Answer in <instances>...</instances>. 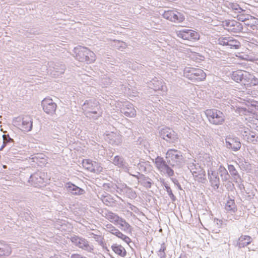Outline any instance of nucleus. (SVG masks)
I'll use <instances>...</instances> for the list:
<instances>
[{"label": "nucleus", "mask_w": 258, "mask_h": 258, "mask_svg": "<svg viewBox=\"0 0 258 258\" xmlns=\"http://www.w3.org/2000/svg\"><path fill=\"white\" fill-rule=\"evenodd\" d=\"M252 238L248 235H241L238 239L236 246L241 248L247 246L252 241Z\"/></svg>", "instance_id": "aec40b11"}, {"label": "nucleus", "mask_w": 258, "mask_h": 258, "mask_svg": "<svg viewBox=\"0 0 258 258\" xmlns=\"http://www.w3.org/2000/svg\"><path fill=\"white\" fill-rule=\"evenodd\" d=\"M17 164L19 163V161H24L25 162H28L29 158L28 155L26 154V152L24 151H22L21 150H19L17 148Z\"/></svg>", "instance_id": "e433bc0d"}, {"label": "nucleus", "mask_w": 258, "mask_h": 258, "mask_svg": "<svg viewBox=\"0 0 258 258\" xmlns=\"http://www.w3.org/2000/svg\"><path fill=\"white\" fill-rule=\"evenodd\" d=\"M112 163L118 167L122 169V170L126 172L129 173L130 167L127 162H126L122 157L119 156H115L113 160Z\"/></svg>", "instance_id": "6ab92c4d"}, {"label": "nucleus", "mask_w": 258, "mask_h": 258, "mask_svg": "<svg viewBox=\"0 0 258 258\" xmlns=\"http://www.w3.org/2000/svg\"><path fill=\"white\" fill-rule=\"evenodd\" d=\"M178 258H187L185 254H181Z\"/></svg>", "instance_id": "338daca9"}, {"label": "nucleus", "mask_w": 258, "mask_h": 258, "mask_svg": "<svg viewBox=\"0 0 258 258\" xmlns=\"http://www.w3.org/2000/svg\"><path fill=\"white\" fill-rule=\"evenodd\" d=\"M32 119L30 115H21L17 116V129L28 132L32 129Z\"/></svg>", "instance_id": "0eeeda50"}, {"label": "nucleus", "mask_w": 258, "mask_h": 258, "mask_svg": "<svg viewBox=\"0 0 258 258\" xmlns=\"http://www.w3.org/2000/svg\"><path fill=\"white\" fill-rule=\"evenodd\" d=\"M250 17H252L251 16L248 15L245 17V16H239L238 20L241 21L242 22H246L249 20V18H250Z\"/></svg>", "instance_id": "5fc2aeb1"}, {"label": "nucleus", "mask_w": 258, "mask_h": 258, "mask_svg": "<svg viewBox=\"0 0 258 258\" xmlns=\"http://www.w3.org/2000/svg\"><path fill=\"white\" fill-rule=\"evenodd\" d=\"M166 245L164 242H162L159 248L157 251V254L160 258H166Z\"/></svg>", "instance_id": "ea45409f"}, {"label": "nucleus", "mask_w": 258, "mask_h": 258, "mask_svg": "<svg viewBox=\"0 0 258 258\" xmlns=\"http://www.w3.org/2000/svg\"><path fill=\"white\" fill-rule=\"evenodd\" d=\"M182 153L178 150L169 149L166 153L165 158L171 168H179L184 161Z\"/></svg>", "instance_id": "20e7f679"}, {"label": "nucleus", "mask_w": 258, "mask_h": 258, "mask_svg": "<svg viewBox=\"0 0 258 258\" xmlns=\"http://www.w3.org/2000/svg\"><path fill=\"white\" fill-rule=\"evenodd\" d=\"M116 43V45H117L119 49H124L126 47V43L122 41L117 40Z\"/></svg>", "instance_id": "3c124183"}, {"label": "nucleus", "mask_w": 258, "mask_h": 258, "mask_svg": "<svg viewBox=\"0 0 258 258\" xmlns=\"http://www.w3.org/2000/svg\"><path fill=\"white\" fill-rule=\"evenodd\" d=\"M184 19L185 17L182 13L177 11H174L172 20L171 21L172 22L178 23L183 22Z\"/></svg>", "instance_id": "f704fd0d"}, {"label": "nucleus", "mask_w": 258, "mask_h": 258, "mask_svg": "<svg viewBox=\"0 0 258 258\" xmlns=\"http://www.w3.org/2000/svg\"><path fill=\"white\" fill-rule=\"evenodd\" d=\"M11 252V248L7 244L0 242V256H8Z\"/></svg>", "instance_id": "72a5a7b5"}, {"label": "nucleus", "mask_w": 258, "mask_h": 258, "mask_svg": "<svg viewBox=\"0 0 258 258\" xmlns=\"http://www.w3.org/2000/svg\"><path fill=\"white\" fill-rule=\"evenodd\" d=\"M195 68H186L183 71L184 76L190 80V77H191V72L195 71Z\"/></svg>", "instance_id": "de8ad7c7"}, {"label": "nucleus", "mask_w": 258, "mask_h": 258, "mask_svg": "<svg viewBox=\"0 0 258 258\" xmlns=\"http://www.w3.org/2000/svg\"><path fill=\"white\" fill-rule=\"evenodd\" d=\"M108 136V138L110 139V144H116V145H117L118 144V143L117 142H116V141L115 140H112V137L113 136V135H107Z\"/></svg>", "instance_id": "4d7b16f0"}, {"label": "nucleus", "mask_w": 258, "mask_h": 258, "mask_svg": "<svg viewBox=\"0 0 258 258\" xmlns=\"http://www.w3.org/2000/svg\"><path fill=\"white\" fill-rule=\"evenodd\" d=\"M87 164L91 165V166H89L88 168H90V171L93 173H100L102 171V167L100 165V164L95 161H92L90 160H88L87 161Z\"/></svg>", "instance_id": "a878e982"}, {"label": "nucleus", "mask_w": 258, "mask_h": 258, "mask_svg": "<svg viewBox=\"0 0 258 258\" xmlns=\"http://www.w3.org/2000/svg\"><path fill=\"white\" fill-rule=\"evenodd\" d=\"M225 209L231 213H235L237 210L234 199H232L228 197V200L225 205Z\"/></svg>", "instance_id": "c85d7f7f"}, {"label": "nucleus", "mask_w": 258, "mask_h": 258, "mask_svg": "<svg viewBox=\"0 0 258 258\" xmlns=\"http://www.w3.org/2000/svg\"><path fill=\"white\" fill-rule=\"evenodd\" d=\"M243 139L248 143L256 144L258 143V135L252 131H244L242 134Z\"/></svg>", "instance_id": "4be33fe9"}, {"label": "nucleus", "mask_w": 258, "mask_h": 258, "mask_svg": "<svg viewBox=\"0 0 258 258\" xmlns=\"http://www.w3.org/2000/svg\"><path fill=\"white\" fill-rule=\"evenodd\" d=\"M159 137L170 144L175 143L178 139L177 134L172 128L164 127L159 132Z\"/></svg>", "instance_id": "1a4fd4ad"}, {"label": "nucleus", "mask_w": 258, "mask_h": 258, "mask_svg": "<svg viewBox=\"0 0 258 258\" xmlns=\"http://www.w3.org/2000/svg\"><path fill=\"white\" fill-rule=\"evenodd\" d=\"M45 174L44 172H37L33 174H30L29 178V185L31 184L34 186L41 187L44 185L45 182Z\"/></svg>", "instance_id": "f8f14e48"}, {"label": "nucleus", "mask_w": 258, "mask_h": 258, "mask_svg": "<svg viewBox=\"0 0 258 258\" xmlns=\"http://www.w3.org/2000/svg\"><path fill=\"white\" fill-rule=\"evenodd\" d=\"M85 115L90 119L96 120L102 115L99 103L95 100H86L82 105Z\"/></svg>", "instance_id": "f03ea898"}, {"label": "nucleus", "mask_w": 258, "mask_h": 258, "mask_svg": "<svg viewBox=\"0 0 258 258\" xmlns=\"http://www.w3.org/2000/svg\"><path fill=\"white\" fill-rule=\"evenodd\" d=\"M106 228L108 229V231L111 233L114 232V230H115V229H116V228L114 226H113L112 225L110 224H107L106 225Z\"/></svg>", "instance_id": "6e6d98bb"}, {"label": "nucleus", "mask_w": 258, "mask_h": 258, "mask_svg": "<svg viewBox=\"0 0 258 258\" xmlns=\"http://www.w3.org/2000/svg\"><path fill=\"white\" fill-rule=\"evenodd\" d=\"M225 144L227 148L234 152L239 151L241 147L239 139L232 135L227 136L225 138Z\"/></svg>", "instance_id": "ddd939ff"}, {"label": "nucleus", "mask_w": 258, "mask_h": 258, "mask_svg": "<svg viewBox=\"0 0 258 258\" xmlns=\"http://www.w3.org/2000/svg\"><path fill=\"white\" fill-rule=\"evenodd\" d=\"M171 180L174 183V184L177 186L178 189L182 190L181 185L180 184L178 180L176 178L172 177L171 178Z\"/></svg>", "instance_id": "864d4df0"}, {"label": "nucleus", "mask_w": 258, "mask_h": 258, "mask_svg": "<svg viewBox=\"0 0 258 258\" xmlns=\"http://www.w3.org/2000/svg\"><path fill=\"white\" fill-rule=\"evenodd\" d=\"M235 112L240 115H248L253 112V109L250 108H246L243 106L236 107Z\"/></svg>", "instance_id": "2f4dec72"}, {"label": "nucleus", "mask_w": 258, "mask_h": 258, "mask_svg": "<svg viewBox=\"0 0 258 258\" xmlns=\"http://www.w3.org/2000/svg\"><path fill=\"white\" fill-rule=\"evenodd\" d=\"M70 240L74 245L88 252H92L93 250V246L90 245L89 241L85 238L73 235L70 237Z\"/></svg>", "instance_id": "6e6552de"}, {"label": "nucleus", "mask_w": 258, "mask_h": 258, "mask_svg": "<svg viewBox=\"0 0 258 258\" xmlns=\"http://www.w3.org/2000/svg\"><path fill=\"white\" fill-rule=\"evenodd\" d=\"M191 77H190V80L191 81H201L205 79L206 77V73L200 69L195 68V71L191 72Z\"/></svg>", "instance_id": "5701e85b"}, {"label": "nucleus", "mask_w": 258, "mask_h": 258, "mask_svg": "<svg viewBox=\"0 0 258 258\" xmlns=\"http://www.w3.org/2000/svg\"><path fill=\"white\" fill-rule=\"evenodd\" d=\"M148 165L149 162L140 161L138 164V168L140 171L147 173V166Z\"/></svg>", "instance_id": "a18cd8bd"}, {"label": "nucleus", "mask_w": 258, "mask_h": 258, "mask_svg": "<svg viewBox=\"0 0 258 258\" xmlns=\"http://www.w3.org/2000/svg\"><path fill=\"white\" fill-rule=\"evenodd\" d=\"M232 23L233 25L231 28H226L228 31L233 33H239L242 31L243 25L241 23L234 20Z\"/></svg>", "instance_id": "cd10ccee"}, {"label": "nucleus", "mask_w": 258, "mask_h": 258, "mask_svg": "<svg viewBox=\"0 0 258 258\" xmlns=\"http://www.w3.org/2000/svg\"><path fill=\"white\" fill-rule=\"evenodd\" d=\"M54 71L59 74H62L64 73L66 67L63 64L55 63L53 67Z\"/></svg>", "instance_id": "37998d69"}, {"label": "nucleus", "mask_w": 258, "mask_h": 258, "mask_svg": "<svg viewBox=\"0 0 258 258\" xmlns=\"http://www.w3.org/2000/svg\"><path fill=\"white\" fill-rule=\"evenodd\" d=\"M137 173L140 174L139 183L147 188H151L152 184V179L149 177L146 176L144 174H141L139 172H137Z\"/></svg>", "instance_id": "393cba45"}, {"label": "nucleus", "mask_w": 258, "mask_h": 258, "mask_svg": "<svg viewBox=\"0 0 258 258\" xmlns=\"http://www.w3.org/2000/svg\"><path fill=\"white\" fill-rule=\"evenodd\" d=\"M103 187H104L110 188V184L109 183H104L103 184Z\"/></svg>", "instance_id": "69168bd1"}, {"label": "nucleus", "mask_w": 258, "mask_h": 258, "mask_svg": "<svg viewBox=\"0 0 258 258\" xmlns=\"http://www.w3.org/2000/svg\"><path fill=\"white\" fill-rule=\"evenodd\" d=\"M205 113L209 122L213 125H221L225 121L226 116L221 110L216 109H207Z\"/></svg>", "instance_id": "39448f33"}, {"label": "nucleus", "mask_w": 258, "mask_h": 258, "mask_svg": "<svg viewBox=\"0 0 258 258\" xmlns=\"http://www.w3.org/2000/svg\"><path fill=\"white\" fill-rule=\"evenodd\" d=\"M234 20H228L223 22V25L224 27H227L226 28H231L233 25L232 22Z\"/></svg>", "instance_id": "8fccbe9b"}, {"label": "nucleus", "mask_w": 258, "mask_h": 258, "mask_svg": "<svg viewBox=\"0 0 258 258\" xmlns=\"http://www.w3.org/2000/svg\"><path fill=\"white\" fill-rule=\"evenodd\" d=\"M149 86L155 91L163 90L164 83L162 79H159L158 78L155 77L147 82Z\"/></svg>", "instance_id": "412c9836"}, {"label": "nucleus", "mask_w": 258, "mask_h": 258, "mask_svg": "<svg viewBox=\"0 0 258 258\" xmlns=\"http://www.w3.org/2000/svg\"><path fill=\"white\" fill-rule=\"evenodd\" d=\"M208 176L212 186H213L215 189L219 188L220 184V181L218 175V172L211 169L208 170Z\"/></svg>", "instance_id": "f3484780"}, {"label": "nucleus", "mask_w": 258, "mask_h": 258, "mask_svg": "<svg viewBox=\"0 0 258 258\" xmlns=\"http://www.w3.org/2000/svg\"><path fill=\"white\" fill-rule=\"evenodd\" d=\"M177 36L183 40L197 41L200 39V34L191 29H183L176 32Z\"/></svg>", "instance_id": "9d476101"}, {"label": "nucleus", "mask_w": 258, "mask_h": 258, "mask_svg": "<svg viewBox=\"0 0 258 258\" xmlns=\"http://www.w3.org/2000/svg\"><path fill=\"white\" fill-rule=\"evenodd\" d=\"M130 175L136 178L137 179H138V181H139V178L140 177V174H139L138 173V175H136V174H131V173H128Z\"/></svg>", "instance_id": "680f3d73"}, {"label": "nucleus", "mask_w": 258, "mask_h": 258, "mask_svg": "<svg viewBox=\"0 0 258 258\" xmlns=\"http://www.w3.org/2000/svg\"><path fill=\"white\" fill-rule=\"evenodd\" d=\"M120 232V231L118 229H116L115 230H114V232H112V234L117 237V235H118V233H119Z\"/></svg>", "instance_id": "052dcab7"}, {"label": "nucleus", "mask_w": 258, "mask_h": 258, "mask_svg": "<svg viewBox=\"0 0 258 258\" xmlns=\"http://www.w3.org/2000/svg\"><path fill=\"white\" fill-rule=\"evenodd\" d=\"M154 162L157 169L160 172L166 174L169 177H172L174 174L173 169L170 167L167 160H165L163 157L158 156L154 160Z\"/></svg>", "instance_id": "423d86ee"}, {"label": "nucleus", "mask_w": 258, "mask_h": 258, "mask_svg": "<svg viewBox=\"0 0 258 258\" xmlns=\"http://www.w3.org/2000/svg\"><path fill=\"white\" fill-rule=\"evenodd\" d=\"M229 43V49H238L241 46L240 42L232 37H231V40H230Z\"/></svg>", "instance_id": "a19ab883"}, {"label": "nucleus", "mask_w": 258, "mask_h": 258, "mask_svg": "<svg viewBox=\"0 0 258 258\" xmlns=\"http://www.w3.org/2000/svg\"><path fill=\"white\" fill-rule=\"evenodd\" d=\"M188 168L190 170L194 176L196 174H197L198 170L201 169L198 164H196L194 163H189L188 164Z\"/></svg>", "instance_id": "79ce46f5"}, {"label": "nucleus", "mask_w": 258, "mask_h": 258, "mask_svg": "<svg viewBox=\"0 0 258 258\" xmlns=\"http://www.w3.org/2000/svg\"><path fill=\"white\" fill-rule=\"evenodd\" d=\"M116 188L120 191L125 192L126 194H128L130 198H135L136 196L135 192L133 191V189L127 186L126 184L121 185L120 186L116 185Z\"/></svg>", "instance_id": "c756f323"}, {"label": "nucleus", "mask_w": 258, "mask_h": 258, "mask_svg": "<svg viewBox=\"0 0 258 258\" xmlns=\"http://www.w3.org/2000/svg\"><path fill=\"white\" fill-rule=\"evenodd\" d=\"M194 177L197 178L199 182L205 183L207 181L205 171L202 168L198 170V172L196 174Z\"/></svg>", "instance_id": "c9c22d12"}, {"label": "nucleus", "mask_w": 258, "mask_h": 258, "mask_svg": "<svg viewBox=\"0 0 258 258\" xmlns=\"http://www.w3.org/2000/svg\"><path fill=\"white\" fill-rule=\"evenodd\" d=\"M228 169L230 172V174L233 177L234 180H241L240 175L238 173L235 167L233 165H228Z\"/></svg>", "instance_id": "4c0bfd02"}, {"label": "nucleus", "mask_w": 258, "mask_h": 258, "mask_svg": "<svg viewBox=\"0 0 258 258\" xmlns=\"http://www.w3.org/2000/svg\"><path fill=\"white\" fill-rule=\"evenodd\" d=\"M30 171L31 168L28 166L24 168L19 167V170L17 169V174L19 173V176L17 177V182L21 181L20 183L29 185Z\"/></svg>", "instance_id": "2eb2a0df"}, {"label": "nucleus", "mask_w": 258, "mask_h": 258, "mask_svg": "<svg viewBox=\"0 0 258 258\" xmlns=\"http://www.w3.org/2000/svg\"><path fill=\"white\" fill-rule=\"evenodd\" d=\"M120 112L128 117H134L136 115V110L132 104L125 102L120 107Z\"/></svg>", "instance_id": "dca6fc26"}, {"label": "nucleus", "mask_w": 258, "mask_h": 258, "mask_svg": "<svg viewBox=\"0 0 258 258\" xmlns=\"http://www.w3.org/2000/svg\"><path fill=\"white\" fill-rule=\"evenodd\" d=\"M118 235H117V237L119 238H120L121 239H122V238H123V236L125 235L124 234H123L121 232H120L119 233H118Z\"/></svg>", "instance_id": "e2e57ef3"}, {"label": "nucleus", "mask_w": 258, "mask_h": 258, "mask_svg": "<svg viewBox=\"0 0 258 258\" xmlns=\"http://www.w3.org/2000/svg\"><path fill=\"white\" fill-rule=\"evenodd\" d=\"M214 222L217 225H220L222 223V221L217 218L214 219Z\"/></svg>", "instance_id": "bf43d9fd"}, {"label": "nucleus", "mask_w": 258, "mask_h": 258, "mask_svg": "<svg viewBox=\"0 0 258 258\" xmlns=\"http://www.w3.org/2000/svg\"><path fill=\"white\" fill-rule=\"evenodd\" d=\"M29 33L32 34L37 35L41 33V29L40 27H34L29 30Z\"/></svg>", "instance_id": "09e8293b"}, {"label": "nucleus", "mask_w": 258, "mask_h": 258, "mask_svg": "<svg viewBox=\"0 0 258 258\" xmlns=\"http://www.w3.org/2000/svg\"><path fill=\"white\" fill-rule=\"evenodd\" d=\"M122 239L124 242H125L126 243H128V244L132 241L131 238L125 235L123 236V238H122Z\"/></svg>", "instance_id": "13d9d810"}, {"label": "nucleus", "mask_w": 258, "mask_h": 258, "mask_svg": "<svg viewBox=\"0 0 258 258\" xmlns=\"http://www.w3.org/2000/svg\"><path fill=\"white\" fill-rule=\"evenodd\" d=\"M26 207V203L24 202L17 203V215L19 217L17 221L22 220L24 222L25 220L30 221L32 219L30 211Z\"/></svg>", "instance_id": "9b49d317"}, {"label": "nucleus", "mask_w": 258, "mask_h": 258, "mask_svg": "<svg viewBox=\"0 0 258 258\" xmlns=\"http://www.w3.org/2000/svg\"><path fill=\"white\" fill-rule=\"evenodd\" d=\"M73 51L76 55V59L80 62H85L89 64L93 63L96 59L95 53L86 47H76Z\"/></svg>", "instance_id": "7ed1b4c3"}, {"label": "nucleus", "mask_w": 258, "mask_h": 258, "mask_svg": "<svg viewBox=\"0 0 258 258\" xmlns=\"http://www.w3.org/2000/svg\"><path fill=\"white\" fill-rule=\"evenodd\" d=\"M231 40V36L220 37L216 41L217 44L225 46L227 49H229V42Z\"/></svg>", "instance_id": "473e14b6"}, {"label": "nucleus", "mask_w": 258, "mask_h": 258, "mask_svg": "<svg viewBox=\"0 0 258 258\" xmlns=\"http://www.w3.org/2000/svg\"><path fill=\"white\" fill-rule=\"evenodd\" d=\"M117 223L121 227V230L125 231H131V226L123 218H120L119 220L117 222Z\"/></svg>", "instance_id": "58836bf2"}, {"label": "nucleus", "mask_w": 258, "mask_h": 258, "mask_svg": "<svg viewBox=\"0 0 258 258\" xmlns=\"http://www.w3.org/2000/svg\"><path fill=\"white\" fill-rule=\"evenodd\" d=\"M3 137H4V145H3V146L1 147V148L0 149V150H2L4 148V147L5 146V144H6V142H5V138H6V136L5 135H4L3 136Z\"/></svg>", "instance_id": "0e129e2a"}, {"label": "nucleus", "mask_w": 258, "mask_h": 258, "mask_svg": "<svg viewBox=\"0 0 258 258\" xmlns=\"http://www.w3.org/2000/svg\"><path fill=\"white\" fill-rule=\"evenodd\" d=\"M65 187L68 192L75 196H80L85 193L84 189L71 182L66 183Z\"/></svg>", "instance_id": "a211bd4d"}, {"label": "nucleus", "mask_w": 258, "mask_h": 258, "mask_svg": "<svg viewBox=\"0 0 258 258\" xmlns=\"http://www.w3.org/2000/svg\"><path fill=\"white\" fill-rule=\"evenodd\" d=\"M255 126L254 127V129L258 132V124L256 123L255 124Z\"/></svg>", "instance_id": "774afa93"}, {"label": "nucleus", "mask_w": 258, "mask_h": 258, "mask_svg": "<svg viewBox=\"0 0 258 258\" xmlns=\"http://www.w3.org/2000/svg\"><path fill=\"white\" fill-rule=\"evenodd\" d=\"M111 248L116 254L121 257H124L126 255V251L125 249L121 245L113 244L111 246Z\"/></svg>", "instance_id": "bb28decb"}, {"label": "nucleus", "mask_w": 258, "mask_h": 258, "mask_svg": "<svg viewBox=\"0 0 258 258\" xmlns=\"http://www.w3.org/2000/svg\"><path fill=\"white\" fill-rule=\"evenodd\" d=\"M102 215L111 222L117 223L120 218L117 215L107 209H104L102 211Z\"/></svg>", "instance_id": "b1692460"}, {"label": "nucleus", "mask_w": 258, "mask_h": 258, "mask_svg": "<svg viewBox=\"0 0 258 258\" xmlns=\"http://www.w3.org/2000/svg\"><path fill=\"white\" fill-rule=\"evenodd\" d=\"M230 77L234 82L241 83L247 87L258 85V78L246 71L237 70L233 71L230 74Z\"/></svg>", "instance_id": "f257e3e1"}, {"label": "nucleus", "mask_w": 258, "mask_h": 258, "mask_svg": "<svg viewBox=\"0 0 258 258\" xmlns=\"http://www.w3.org/2000/svg\"><path fill=\"white\" fill-rule=\"evenodd\" d=\"M173 12L174 10L165 11L162 15L164 18L171 21L172 20Z\"/></svg>", "instance_id": "49530a36"}, {"label": "nucleus", "mask_w": 258, "mask_h": 258, "mask_svg": "<svg viewBox=\"0 0 258 258\" xmlns=\"http://www.w3.org/2000/svg\"><path fill=\"white\" fill-rule=\"evenodd\" d=\"M41 106L43 111L47 114L52 116L55 114L57 105L51 98H44L41 101Z\"/></svg>", "instance_id": "4468645a"}, {"label": "nucleus", "mask_w": 258, "mask_h": 258, "mask_svg": "<svg viewBox=\"0 0 258 258\" xmlns=\"http://www.w3.org/2000/svg\"><path fill=\"white\" fill-rule=\"evenodd\" d=\"M104 198V199L102 200L104 203H106V205H108V203L110 204L111 203V201L112 200V198L110 195L108 196H102Z\"/></svg>", "instance_id": "603ef678"}, {"label": "nucleus", "mask_w": 258, "mask_h": 258, "mask_svg": "<svg viewBox=\"0 0 258 258\" xmlns=\"http://www.w3.org/2000/svg\"><path fill=\"white\" fill-rule=\"evenodd\" d=\"M217 172H218V174H220L222 181H226L230 178V175L227 170L222 165L219 166Z\"/></svg>", "instance_id": "7c9ffc66"}, {"label": "nucleus", "mask_w": 258, "mask_h": 258, "mask_svg": "<svg viewBox=\"0 0 258 258\" xmlns=\"http://www.w3.org/2000/svg\"><path fill=\"white\" fill-rule=\"evenodd\" d=\"M163 185H164V186L165 187V189L167 192V193H168L169 197L171 199L172 201V202H175L176 200V198L174 195V194H173L172 191L170 187L166 183H164Z\"/></svg>", "instance_id": "c03bdc74"}]
</instances>
